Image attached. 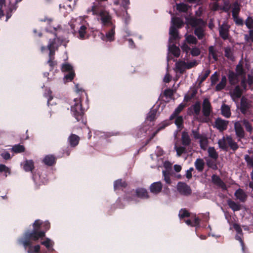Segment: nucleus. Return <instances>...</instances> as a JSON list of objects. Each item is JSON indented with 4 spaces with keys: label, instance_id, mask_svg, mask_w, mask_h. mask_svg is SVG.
I'll return each mask as SVG.
<instances>
[{
    "label": "nucleus",
    "instance_id": "f257e3e1",
    "mask_svg": "<svg viewBox=\"0 0 253 253\" xmlns=\"http://www.w3.org/2000/svg\"><path fill=\"white\" fill-rule=\"evenodd\" d=\"M185 23L188 26L194 28V34L199 40L203 39L205 36V29L207 22L203 19L197 18V17H185Z\"/></svg>",
    "mask_w": 253,
    "mask_h": 253
},
{
    "label": "nucleus",
    "instance_id": "f03ea898",
    "mask_svg": "<svg viewBox=\"0 0 253 253\" xmlns=\"http://www.w3.org/2000/svg\"><path fill=\"white\" fill-rule=\"evenodd\" d=\"M42 221L40 219H37L33 224V229L32 231H27L22 237L26 239L32 238L34 241H38L39 239L45 236V231H42Z\"/></svg>",
    "mask_w": 253,
    "mask_h": 253
},
{
    "label": "nucleus",
    "instance_id": "7ed1b4c3",
    "mask_svg": "<svg viewBox=\"0 0 253 253\" xmlns=\"http://www.w3.org/2000/svg\"><path fill=\"white\" fill-rule=\"evenodd\" d=\"M184 25V22L181 17H172L171 25L169 28V43H173L174 41L179 39L178 32L177 29L181 28Z\"/></svg>",
    "mask_w": 253,
    "mask_h": 253
},
{
    "label": "nucleus",
    "instance_id": "20e7f679",
    "mask_svg": "<svg viewBox=\"0 0 253 253\" xmlns=\"http://www.w3.org/2000/svg\"><path fill=\"white\" fill-rule=\"evenodd\" d=\"M74 104L71 106V112L74 117L78 122H81L84 124L83 117L84 114V110L82 107V104L80 98H75Z\"/></svg>",
    "mask_w": 253,
    "mask_h": 253
},
{
    "label": "nucleus",
    "instance_id": "39448f33",
    "mask_svg": "<svg viewBox=\"0 0 253 253\" xmlns=\"http://www.w3.org/2000/svg\"><path fill=\"white\" fill-rule=\"evenodd\" d=\"M32 239L29 238L26 239L24 237H20L17 239V243L19 245H23L25 249L28 248L27 250V253H40L41 247L39 245L33 246V242H35Z\"/></svg>",
    "mask_w": 253,
    "mask_h": 253
},
{
    "label": "nucleus",
    "instance_id": "423d86ee",
    "mask_svg": "<svg viewBox=\"0 0 253 253\" xmlns=\"http://www.w3.org/2000/svg\"><path fill=\"white\" fill-rule=\"evenodd\" d=\"M212 10H222L228 12L230 10V5L229 0H215L210 4Z\"/></svg>",
    "mask_w": 253,
    "mask_h": 253
},
{
    "label": "nucleus",
    "instance_id": "0eeeda50",
    "mask_svg": "<svg viewBox=\"0 0 253 253\" xmlns=\"http://www.w3.org/2000/svg\"><path fill=\"white\" fill-rule=\"evenodd\" d=\"M177 190L182 195L189 196L192 193L190 187L184 182H179L177 185Z\"/></svg>",
    "mask_w": 253,
    "mask_h": 253
},
{
    "label": "nucleus",
    "instance_id": "6e6552de",
    "mask_svg": "<svg viewBox=\"0 0 253 253\" xmlns=\"http://www.w3.org/2000/svg\"><path fill=\"white\" fill-rule=\"evenodd\" d=\"M212 111V106L211 102L208 98L203 100L202 106V113L205 117H209Z\"/></svg>",
    "mask_w": 253,
    "mask_h": 253
},
{
    "label": "nucleus",
    "instance_id": "1a4fd4ad",
    "mask_svg": "<svg viewBox=\"0 0 253 253\" xmlns=\"http://www.w3.org/2000/svg\"><path fill=\"white\" fill-rule=\"evenodd\" d=\"M229 121L222 119L221 118H217L215 121V127L222 132L227 129Z\"/></svg>",
    "mask_w": 253,
    "mask_h": 253
},
{
    "label": "nucleus",
    "instance_id": "9d476101",
    "mask_svg": "<svg viewBox=\"0 0 253 253\" xmlns=\"http://www.w3.org/2000/svg\"><path fill=\"white\" fill-rule=\"evenodd\" d=\"M251 104L249 100L245 96H242L241 99L240 110L243 114H246L248 110L251 108Z\"/></svg>",
    "mask_w": 253,
    "mask_h": 253
},
{
    "label": "nucleus",
    "instance_id": "9b49d317",
    "mask_svg": "<svg viewBox=\"0 0 253 253\" xmlns=\"http://www.w3.org/2000/svg\"><path fill=\"white\" fill-rule=\"evenodd\" d=\"M229 26L226 23H223L219 27V35L224 40H227L229 37Z\"/></svg>",
    "mask_w": 253,
    "mask_h": 253
},
{
    "label": "nucleus",
    "instance_id": "f8f14e48",
    "mask_svg": "<svg viewBox=\"0 0 253 253\" xmlns=\"http://www.w3.org/2000/svg\"><path fill=\"white\" fill-rule=\"evenodd\" d=\"M192 142V139L187 131H183L181 133V143L185 147L189 146Z\"/></svg>",
    "mask_w": 253,
    "mask_h": 253
},
{
    "label": "nucleus",
    "instance_id": "ddd939ff",
    "mask_svg": "<svg viewBox=\"0 0 253 253\" xmlns=\"http://www.w3.org/2000/svg\"><path fill=\"white\" fill-rule=\"evenodd\" d=\"M201 109V106L200 101H196L191 108H188L189 114L198 116L200 114Z\"/></svg>",
    "mask_w": 253,
    "mask_h": 253
},
{
    "label": "nucleus",
    "instance_id": "4468645a",
    "mask_svg": "<svg viewBox=\"0 0 253 253\" xmlns=\"http://www.w3.org/2000/svg\"><path fill=\"white\" fill-rule=\"evenodd\" d=\"M234 129L236 135L240 139L244 138L245 132L240 122H237L234 124Z\"/></svg>",
    "mask_w": 253,
    "mask_h": 253
},
{
    "label": "nucleus",
    "instance_id": "2eb2a0df",
    "mask_svg": "<svg viewBox=\"0 0 253 253\" xmlns=\"http://www.w3.org/2000/svg\"><path fill=\"white\" fill-rule=\"evenodd\" d=\"M163 188L162 183L160 182H155L151 184L149 187L150 191L154 194L160 193Z\"/></svg>",
    "mask_w": 253,
    "mask_h": 253
},
{
    "label": "nucleus",
    "instance_id": "dca6fc26",
    "mask_svg": "<svg viewBox=\"0 0 253 253\" xmlns=\"http://www.w3.org/2000/svg\"><path fill=\"white\" fill-rule=\"evenodd\" d=\"M135 196L140 199H148L149 195L147 190L144 188H138L135 190Z\"/></svg>",
    "mask_w": 253,
    "mask_h": 253
},
{
    "label": "nucleus",
    "instance_id": "f3484780",
    "mask_svg": "<svg viewBox=\"0 0 253 253\" xmlns=\"http://www.w3.org/2000/svg\"><path fill=\"white\" fill-rule=\"evenodd\" d=\"M92 15H99L100 16H108V12L103 8L93 6L91 9Z\"/></svg>",
    "mask_w": 253,
    "mask_h": 253
},
{
    "label": "nucleus",
    "instance_id": "a211bd4d",
    "mask_svg": "<svg viewBox=\"0 0 253 253\" xmlns=\"http://www.w3.org/2000/svg\"><path fill=\"white\" fill-rule=\"evenodd\" d=\"M54 30L55 31L54 32H53V34L54 35V38L53 39H50L49 41L48 44L47 46V48H54V45L55 44L56 40L59 39L57 34L55 32L58 29H61V26L60 25H58L57 27H53ZM51 33H52V32H51Z\"/></svg>",
    "mask_w": 253,
    "mask_h": 253
},
{
    "label": "nucleus",
    "instance_id": "6ab92c4d",
    "mask_svg": "<svg viewBox=\"0 0 253 253\" xmlns=\"http://www.w3.org/2000/svg\"><path fill=\"white\" fill-rule=\"evenodd\" d=\"M238 76L237 74L233 71L229 70L228 75V78L229 84L231 85L236 84L239 82Z\"/></svg>",
    "mask_w": 253,
    "mask_h": 253
},
{
    "label": "nucleus",
    "instance_id": "aec40b11",
    "mask_svg": "<svg viewBox=\"0 0 253 253\" xmlns=\"http://www.w3.org/2000/svg\"><path fill=\"white\" fill-rule=\"evenodd\" d=\"M234 196L241 202H245L247 200V195L241 188H239L235 191Z\"/></svg>",
    "mask_w": 253,
    "mask_h": 253
},
{
    "label": "nucleus",
    "instance_id": "412c9836",
    "mask_svg": "<svg viewBox=\"0 0 253 253\" xmlns=\"http://www.w3.org/2000/svg\"><path fill=\"white\" fill-rule=\"evenodd\" d=\"M80 137L75 134H71L68 138V141L72 147L77 146L80 141Z\"/></svg>",
    "mask_w": 253,
    "mask_h": 253
},
{
    "label": "nucleus",
    "instance_id": "4be33fe9",
    "mask_svg": "<svg viewBox=\"0 0 253 253\" xmlns=\"http://www.w3.org/2000/svg\"><path fill=\"white\" fill-rule=\"evenodd\" d=\"M56 158L52 155H48L44 157L42 162L48 166H52L56 163Z\"/></svg>",
    "mask_w": 253,
    "mask_h": 253
},
{
    "label": "nucleus",
    "instance_id": "5701e85b",
    "mask_svg": "<svg viewBox=\"0 0 253 253\" xmlns=\"http://www.w3.org/2000/svg\"><path fill=\"white\" fill-rule=\"evenodd\" d=\"M34 162L32 160H26L24 162L23 169L25 171H31L33 173L34 169Z\"/></svg>",
    "mask_w": 253,
    "mask_h": 253
},
{
    "label": "nucleus",
    "instance_id": "b1692460",
    "mask_svg": "<svg viewBox=\"0 0 253 253\" xmlns=\"http://www.w3.org/2000/svg\"><path fill=\"white\" fill-rule=\"evenodd\" d=\"M243 94V90L239 85H236L232 92L231 93V96L233 100L241 97Z\"/></svg>",
    "mask_w": 253,
    "mask_h": 253
},
{
    "label": "nucleus",
    "instance_id": "393cba45",
    "mask_svg": "<svg viewBox=\"0 0 253 253\" xmlns=\"http://www.w3.org/2000/svg\"><path fill=\"white\" fill-rule=\"evenodd\" d=\"M127 185V184L125 181L123 180L122 179H119L114 181V189L115 191L118 189L123 190L124 188H126Z\"/></svg>",
    "mask_w": 253,
    "mask_h": 253
},
{
    "label": "nucleus",
    "instance_id": "a878e982",
    "mask_svg": "<svg viewBox=\"0 0 253 253\" xmlns=\"http://www.w3.org/2000/svg\"><path fill=\"white\" fill-rule=\"evenodd\" d=\"M185 107V105L184 104L182 103L180 104L169 117V120H173L175 118L178 116L179 114L180 113Z\"/></svg>",
    "mask_w": 253,
    "mask_h": 253
},
{
    "label": "nucleus",
    "instance_id": "bb28decb",
    "mask_svg": "<svg viewBox=\"0 0 253 253\" xmlns=\"http://www.w3.org/2000/svg\"><path fill=\"white\" fill-rule=\"evenodd\" d=\"M227 204L229 208L232 209L234 211H239L241 209V205L231 199H228L227 201Z\"/></svg>",
    "mask_w": 253,
    "mask_h": 253
},
{
    "label": "nucleus",
    "instance_id": "cd10ccee",
    "mask_svg": "<svg viewBox=\"0 0 253 253\" xmlns=\"http://www.w3.org/2000/svg\"><path fill=\"white\" fill-rule=\"evenodd\" d=\"M100 20L104 26L112 28L113 26H115L112 20V17H101Z\"/></svg>",
    "mask_w": 253,
    "mask_h": 253
},
{
    "label": "nucleus",
    "instance_id": "c85d7f7f",
    "mask_svg": "<svg viewBox=\"0 0 253 253\" xmlns=\"http://www.w3.org/2000/svg\"><path fill=\"white\" fill-rule=\"evenodd\" d=\"M194 165L196 168V169L199 172H202L204 169L205 162L203 159L201 158H198L195 161L194 163Z\"/></svg>",
    "mask_w": 253,
    "mask_h": 253
},
{
    "label": "nucleus",
    "instance_id": "c756f323",
    "mask_svg": "<svg viewBox=\"0 0 253 253\" xmlns=\"http://www.w3.org/2000/svg\"><path fill=\"white\" fill-rule=\"evenodd\" d=\"M169 50L175 57H178L180 55V49L178 47L176 46L174 44H172V45H169Z\"/></svg>",
    "mask_w": 253,
    "mask_h": 253
},
{
    "label": "nucleus",
    "instance_id": "7c9ffc66",
    "mask_svg": "<svg viewBox=\"0 0 253 253\" xmlns=\"http://www.w3.org/2000/svg\"><path fill=\"white\" fill-rule=\"evenodd\" d=\"M226 139L231 149L235 152L239 148L237 143L235 142L230 136H227Z\"/></svg>",
    "mask_w": 253,
    "mask_h": 253
},
{
    "label": "nucleus",
    "instance_id": "2f4dec72",
    "mask_svg": "<svg viewBox=\"0 0 253 253\" xmlns=\"http://www.w3.org/2000/svg\"><path fill=\"white\" fill-rule=\"evenodd\" d=\"M224 55L228 59L234 61L235 57L233 55V49L229 46H227L224 48Z\"/></svg>",
    "mask_w": 253,
    "mask_h": 253
},
{
    "label": "nucleus",
    "instance_id": "473e14b6",
    "mask_svg": "<svg viewBox=\"0 0 253 253\" xmlns=\"http://www.w3.org/2000/svg\"><path fill=\"white\" fill-rule=\"evenodd\" d=\"M227 79L225 76H222L221 81L215 86V90L219 91L224 89L226 85Z\"/></svg>",
    "mask_w": 253,
    "mask_h": 253
},
{
    "label": "nucleus",
    "instance_id": "72a5a7b5",
    "mask_svg": "<svg viewBox=\"0 0 253 253\" xmlns=\"http://www.w3.org/2000/svg\"><path fill=\"white\" fill-rule=\"evenodd\" d=\"M115 26H113L110 30L106 34V38L108 41L113 42L115 40Z\"/></svg>",
    "mask_w": 253,
    "mask_h": 253
},
{
    "label": "nucleus",
    "instance_id": "f704fd0d",
    "mask_svg": "<svg viewBox=\"0 0 253 253\" xmlns=\"http://www.w3.org/2000/svg\"><path fill=\"white\" fill-rule=\"evenodd\" d=\"M209 156L214 161H216L218 158V154L213 147H210L208 149Z\"/></svg>",
    "mask_w": 253,
    "mask_h": 253
},
{
    "label": "nucleus",
    "instance_id": "c9c22d12",
    "mask_svg": "<svg viewBox=\"0 0 253 253\" xmlns=\"http://www.w3.org/2000/svg\"><path fill=\"white\" fill-rule=\"evenodd\" d=\"M221 114L226 118H229L231 116L230 109L229 106L223 104L221 108Z\"/></svg>",
    "mask_w": 253,
    "mask_h": 253
},
{
    "label": "nucleus",
    "instance_id": "e433bc0d",
    "mask_svg": "<svg viewBox=\"0 0 253 253\" xmlns=\"http://www.w3.org/2000/svg\"><path fill=\"white\" fill-rule=\"evenodd\" d=\"M54 243L49 238H46L45 241L41 242V244L44 246L50 252H52L54 249L52 247Z\"/></svg>",
    "mask_w": 253,
    "mask_h": 253
},
{
    "label": "nucleus",
    "instance_id": "4c0bfd02",
    "mask_svg": "<svg viewBox=\"0 0 253 253\" xmlns=\"http://www.w3.org/2000/svg\"><path fill=\"white\" fill-rule=\"evenodd\" d=\"M174 119H175L174 121V124L180 130L183 128L184 127V120L183 117L182 116H177Z\"/></svg>",
    "mask_w": 253,
    "mask_h": 253
},
{
    "label": "nucleus",
    "instance_id": "58836bf2",
    "mask_svg": "<svg viewBox=\"0 0 253 253\" xmlns=\"http://www.w3.org/2000/svg\"><path fill=\"white\" fill-rule=\"evenodd\" d=\"M175 6L176 10L180 12H185L188 10L190 7L187 4L184 3L176 4Z\"/></svg>",
    "mask_w": 253,
    "mask_h": 253
},
{
    "label": "nucleus",
    "instance_id": "ea45409f",
    "mask_svg": "<svg viewBox=\"0 0 253 253\" xmlns=\"http://www.w3.org/2000/svg\"><path fill=\"white\" fill-rule=\"evenodd\" d=\"M230 9H231L233 16H237L240 10V5L237 2H235L231 6H230Z\"/></svg>",
    "mask_w": 253,
    "mask_h": 253
},
{
    "label": "nucleus",
    "instance_id": "a19ab883",
    "mask_svg": "<svg viewBox=\"0 0 253 253\" xmlns=\"http://www.w3.org/2000/svg\"><path fill=\"white\" fill-rule=\"evenodd\" d=\"M25 150V148L23 145L20 144L14 145L11 148V151L15 153H20L24 152Z\"/></svg>",
    "mask_w": 253,
    "mask_h": 253
},
{
    "label": "nucleus",
    "instance_id": "79ce46f5",
    "mask_svg": "<svg viewBox=\"0 0 253 253\" xmlns=\"http://www.w3.org/2000/svg\"><path fill=\"white\" fill-rule=\"evenodd\" d=\"M157 110L156 109H151L148 113L146 120L150 122L154 121L156 119Z\"/></svg>",
    "mask_w": 253,
    "mask_h": 253
},
{
    "label": "nucleus",
    "instance_id": "37998d69",
    "mask_svg": "<svg viewBox=\"0 0 253 253\" xmlns=\"http://www.w3.org/2000/svg\"><path fill=\"white\" fill-rule=\"evenodd\" d=\"M191 135L193 137V138L195 140H199L200 139L202 138L204 135L200 134V130L199 128H197V129H193L191 130Z\"/></svg>",
    "mask_w": 253,
    "mask_h": 253
},
{
    "label": "nucleus",
    "instance_id": "c03bdc74",
    "mask_svg": "<svg viewBox=\"0 0 253 253\" xmlns=\"http://www.w3.org/2000/svg\"><path fill=\"white\" fill-rule=\"evenodd\" d=\"M208 49L209 55L211 56L215 61H217L218 60V56L217 54V51L215 49L214 47L213 46H210Z\"/></svg>",
    "mask_w": 253,
    "mask_h": 253
},
{
    "label": "nucleus",
    "instance_id": "a18cd8bd",
    "mask_svg": "<svg viewBox=\"0 0 253 253\" xmlns=\"http://www.w3.org/2000/svg\"><path fill=\"white\" fill-rule=\"evenodd\" d=\"M186 147H185L184 146H175L174 147V149H175L176 151V154L177 156L179 157L181 156L182 154H185L187 153L186 150Z\"/></svg>",
    "mask_w": 253,
    "mask_h": 253
},
{
    "label": "nucleus",
    "instance_id": "49530a36",
    "mask_svg": "<svg viewBox=\"0 0 253 253\" xmlns=\"http://www.w3.org/2000/svg\"><path fill=\"white\" fill-rule=\"evenodd\" d=\"M211 179L212 182L219 186H221L222 185H224V182L221 180V179L219 177V176L216 174H213L211 176Z\"/></svg>",
    "mask_w": 253,
    "mask_h": 253
},
{
    "label": "nucleus",
    "instance_id": "de8ad7c7",
    "mask_svg": "<svg viewBox=\"0 0 253 253\" xmlns=\"http://www.w3.org/2000/svg\"><path fill=\"white\" fill-rule=\"evenodd\" d=\"M75 76V73L74 70L71 71L70 72H68L65 76H64V80L65 82H71Z\"/></svg>",
    "mask_w": 253,
    "mask_h": 253
},
{
    "label": "nucleus",
    "instance_id": "09e8293b",
    "mask_svg": "<svg viewBox=\"0 0 253 253\" xmlns=\"http://www.w3.org/2000/svg\"><path fill=\"white\" fill-rule=\"evenodd\" d=\"M183 61H181L176 63V68L177 70L181 74H183L185 71V65L183 64Z\"/></svg>",
    "mask_w": 253,
    "mask_h": 253
},
{
    "label": "nucleus",
    "instance_id": "8fccbe9b",
    "mask_svg": "<svg viewBox=\"0 0 253 253\" xmlns=\"http://www.w3.org/2000/svg\"><path fill=\"white\" fill-rule=\"evenodd\" d=\"M86 27L85 25H82L79 30V38L83 40L85 38V35L86 33Z\"/></svg>",
    "mask_w": 253,
    "mask_h": 253
},
{
    "label": "nucleus",
    "instance_id": "3c124183",
    "mask_svg": "<svg viewBox=\"0 0 253 253\" xmlns=\"http://www.w3.org/2000/svg\"><path fill=\"white\" fill-rule=\"evenodd\" d=\"M236 72L238 76H241L245 74V71L243 69V65L240 61L239 63L236 67Z\"/></svg>",
    "mask_w": 253,
    "mask_h": 253
},
{
    "label": "nucleus",
    "instance_id": "603ef678",
    "mask_svg": "<svg viewBox=\"0 0 253 253\" xmlns=\"http://www.w3.org/2000/svg\"><path fill=\"white\" fill-rule=\"evenodd\" d=\"M170 120H165V121H163V122H162L161 123H160L158 125L157 128L158 131H160L165 129L167 126H169L170 124Z\"/></svg>",
    "mask_w": 253,
    "mask_h": 253
},
{
    "label": "nucleus",
    "instance_id": "864d4df0",
    "mask_svg": "<svg viewBox=\"0 0 253 253\" xmlns=\"http://www.w3.org/2000/svg\"><path fill=\"white\" fill-rule=\"evenodd\" d=\"M211 73V71L210 70H207L205 71V73L199 77L198 80H199V84H201L203 82H204L206 79L208 78V77L209 76V75Z\"/></svg>",
    "mask_w": 253,
    "mask_h": 253
},
{
    "label": "nucleus",
    "instance_id": "5fc2aeb1",
    "mask_svg": "<svg viewBox=\"0 0 253 253\" xmlns=\"http://www.w3.org/2000/svg\"><path fill=\"white\" fill-rule=\"evenodd\" d=\"M190 216V212L186 209H181L179 211V217L180 219H183L185 217H189Z\"/></svg>",
    "mask_w": 253,
    "mask_h": 253
},
{
    "label": "nucleus",
    "instance_id": "6e6d98bb",
    "mask_svg": "<svg viewBox=\"0 0 253 253\" xmlns=\"http://www.w3.org/2000/svg\"><path fill=\"white\" fill-rule=\"evenodd\" d=\"M133 191L126 193L124 196V199L127 201L130 202L134 200L135 195L133 194Z\"/></svg>",
    "mask_w": 253,
    "mask_h": 253
},
{
    "label": "nucleus",
    "instance_id": "4d7b16f0",
    "mask_svg": "<svg viewBox=\"0 0 253 253\" xmlns=\"http://www.w3.org/2000/svg\"><path fill=\"white\" fill-rule=\"evenodd\" d=\"M199 144L201 149H206V147L208 144V140L206 136H204L199 139Z\"/></svg>",
    "mask_w": 253,
    "mask_h": 253
},
{
    "label": "nucleus",
    "instance_id": "13d9d810",
    "mask_svg": "<svg viewBox=\"0 0 253 253\" xmlns=\"http://www.w3.org/2000/svg\"><path fill=\"white\" fill-rule=\"evenodd\" d=\"M218 144L220 148L223 150L227 151V146L226 145V140L224 137H223L222 139L218 140Z\"/></svg>",
    "mask_w": 253,
    "mask_h": 253
},
{
    "label": "nucleus",
    "instance_id": "bf43d9fd",
    "mask_svg": "<svg viewBox=\"0 0 253 253\" xmlns=\"http://www.w3.org/2000/svg\"><path fill=\"white\" fill-rule=\"evenodd\" d=\"M243 124L246 130L251 133L253 131V127L251 123L247 120L245 119L243 121Z\"/></svg>",
    "mask_w": 253,
    "mask_h": 253
},
{
    "label": "nucleus",
    "instance_id": "052dcab7",
    "mask_svg": "<svg viewBox=\"0 0 253 253\" xmlns=\"http://www.w3.org/2000/svg\"><path fill=\"white\" fill-rule=\"evenodd\" d=\"M183 64L185 65L186 69H190L196 66L197 64V63L195 60L190 62H186L185 61H183Z\"/></svg>",
    "mask_w": 253,
    "mask_h": 253
},
{
    "label": "nucleus",
    "instance_id": "680f3d73",
    "mask_svg": "<svg viewBox=\"0 0 253 253\" xmlns=\"http://www.w3.org/2000/svg\"><path fill=\"white\" fill-rule=\"evenodd\" d=\"M61 70L62 72H68L73 70V67L71 65L66 63L62 65L61 67Z\"/></svg>",
    "mask_w": 253,
    "mask_h": 253
},
{
    "label": "nucleus",
    "instance_id": "e2e57ef3",
    "mask_svg": "<svg viewBox=\"0 0 253 253\" xmlns=\"http://www.w3.org/2000/svg\"><path fill=\"white\" fill-rule=\"evenodd\" d=\"M249 34H245L244 35L245 40L247 42L251 41L253 42V29L250 30L249 32Z\"/></svg>",
    "mask_w": 253,
    "mask_h": 253
},
{
    "label": "nucleus",
    "instance_id": "0e129e2a",
    "mask_svg": "<svg viewBox=\"0 0 253 253\" xmlns=\"http://www.w3.org/2000/svg\"><path fill=\"white\" fill-rule=\"evenodd\" d=\"M246 26L250 29L253 28V19L252 17H248L245 22Z\"/></svg>",
    "mask_w": 253,
    "mask_h": 253
},
{
    "label": "nucleus",
    "instance_id": "69168bd1",
    "mask_svg": "<svg viewBox=\"0 0 253 253\" xmlns=\"http://www.w3.org/2000/svg\"><path fill=\"white\" fill-rule=\"evenodd\" d=\"M4 172L6 173L10 174L11 173L10 169L5 165L0 164V172Z\"/></svg>",
    "mask_w": 253,
    "mask_h": 253
},
{
    "label": "nucleus",
    "instance_id": "338daca9",
    "mask_svg": "<svg viewBox=\"0 0 253 253\" xmlns=\"http://www.w3.org/2000/svg\"><path fill=\"white\" fill-rule=\"evenodd\" d=\"M187 42L189 43L196 44L197 42V39L193 35H188L186 38Z\"/></svg>",
    "mask_w": 253,
    "mask_h": 253
},
{
    "label": "nucleus",
    "instance_id": "774afa93",
    "mask_svg": "<svg viewBox=\"0 0 253 253\" xmlns=\"http://www.w3.org/2000/svg\"><path fill=\"white\" fill-rule=\"evenodd\" d=\"M190 52L193 56H197L200 54L201 51L199 48L195 47L191 48Z\"/></svg>",
    "mask_w": 253,
    "mask_h": 253
}]
</instances>
